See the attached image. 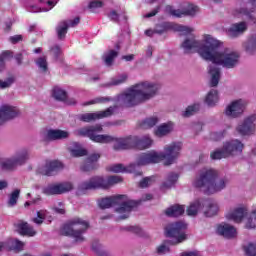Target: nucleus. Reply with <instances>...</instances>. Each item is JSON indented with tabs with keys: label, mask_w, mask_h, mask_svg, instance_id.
Returning <instances> with one entry per match:
<instances>
[{
	"label": "nucleus",
	"mask_w": 256,
	"mask_h": 256,
	"mask_svg": "<svg viewBox=\"0 0 256 256\" xmlns=\"http://www.w3.org/2000/svg\"><path fill=\"white\" fill-rule=\"evenodd\" d=\"M223 43L211 35H205L204 41L195 40V37L187 38L181 44L184 53H199L205 61H212L214 65H222L226 69H233L239 63V53L219 52Z\"/></svg>",
	"instance_id": "obj_1"
},
{
	"label": "nucleus",
	"mask_w": 256,
	"mask_h": 256,
	"mask_svg": "<svg viewBox=\"0 0 256 256\" xmlns=\"http://www.w3.org/2000/svg\"><path fill=\"white\" fill-rule=\"evenodd\" d=\"M103 132V126L101 124H95L86 126L78 130L80 137H88L90 141L94 143H114V151H125L127 149H149L153 145V140L149 136H143L139 138L137 136H128L126 138H116L107 134H97Z\"/></svg>",
	"instance_id": "obj_2"
},
{
	"label": "nucleus",
	"mask_w": 256,
	"mask_h": 256,
	"mask_svg": "<svg viewBox=\"0 0 256 256\" xmlns=\"http://www.w3.org/2000/svg\"><path fill=\"white\" fill-rule=\"evenodd\" d=\"M157 91H159L158 84L144 81L131 86L121 95V100L125 107H135L153 99L157 95Z\"/></svg>",
	"instance_id": "obj_3"
},
{
	"label": "nucleus",
	"mask_w": 256,
	"mask_h": 256,
	"mask_svg": "<svg viewBox=\"0 0 256 256\" xmlns=\"http://www.w3.org/2000/svg\"><path fill=\"white\" fill-rule=\"evenodd\" d=\"M181 142H173L164 148V153L148 152L138 156V165H150L151 163H161L164 161L165 166L173 165L179 153H181Z\"/></svg>",
	"instance_id": "obj_4"
},
{
	"label": "nucleus",
	"mask_w": 256,
	"mask_h": 256,
	"mask_svg": "<svg viewBox=\"0 0 256 256\" xmlns=\"http://www.w3.org/2000/svg\"><path fill=\"white\" fill-rule=\"evenodd\" d=\"M217 177H219V174L216 170L209 169L202 171L199 177L194 181V187L204 189L206 195H213V193L223 191V189L227 187L229 180H227V178L217 180Z\"/></svg>",
	"instance_id": "obj_5"
},
{
	"label": "nucleus",
	"mask_w": 256,
	"mask_h": 256,
	"mask_svg": "<svg viewBox=\"0 0 256 256\" xmlns=\"http://www.w3.org/2000/svg\"><path fill=\"white\" fill-rule=\"evenodd\" d=\"M187 223L183 221L172 222L164 228V235L169 239L174 240H164L163 243L157 247V253L159 255L169 251V245H179V243H184L187 241Z\"/></svg>",
	"instance_id": "obj_6"
},
{
	"label": "nucleus",
	"mask_w": 256,
	"mask_h": 256,
	"mask_svg": "<svg viewBox=\"0 0 256 256\" xmlns=\"http://www.w3.org/2000/svg\"><path fill=\"white\" fill-rule=\"evenodd\" d=\"M123 179L119 176H93L89 180L83 181L78 185L77 195H85L87 191H95L97 189H111L113 185L121 183Z\"/></svg>",
	"instance_id": "obj_7"
},
{
	"label": "nucleus",
	"mask_w": 256,
	"mask_h": 256,
	"mask_svg": "<svg viewBox=\"0 0 256 256\" xmlns=\"http://www.w3.org/2000/svg\"><path fill=\"white\" fill-rule=\"evenodd\" d=\"M89 227V221L76 217L64 224L60 229V233L64 235V237H73L77 243H83V241H85L83 234L87 233Z\"/></svg>",
	"instance_id": "obj_8"
},
{
	"label": "nucleus",
	"mask_w": 256,
	"mask_h": 256,
	"mask_svg": "<svg viewBox=\"0 0 256 256\" xmlns=\"http://www.w3.org/2000/svg\"><path fill=\"white\" fill-rule=\"evenodd\" d=\"M139 202L129 200L127 195H116L111 197L102 198L98 201L100 209H110V207H115V205H120L116 211L117 213H131L135 207H137Z\"/></svg>",
	"instance_id": "obj_9"
},
{
	"label": "nucleus",
	"mask_w": 256,
	"mask_h": 256,
	"mask_svg": "<svg viewBox=\"0 0 256 256\" xmlns=\"http://www.w3.org/2000/svg\"><path fill=\"white\" fill-rule=\"evenodd\" d=\"M29 160V150L27 149H21L18 152H16L15 156L11 159H7L6 161L1 163L2 169L4 171H13L16 167H19L20 165H25L27 161Z\"/></svg>",
	"instance_id": "obj_10"
},
{
	"label": "nucleus",
	"mask_w": 256,
	"mask_h": 256,
	"mask_svg": "<svg viewBox=\"0 0 256 256\" xmlns=\"http://www.w3.org/2000/svg\"><path fill=\"white\" fill-rule=\"evenodd\" d=\"M169 29H173V31H177L178 33H182V35H189L193 32V29L187 26H183L180 24H172L169 22H164L161 24L156 25L154 32L158 35H163V33H166V31H169Z\"/></svg>",
	"instance_id": "obj_11"
},
{
	"label": "nucleus",
	"mask_w": 256,
	"mask_h": 256,
	"mask_svg": "<svg viewBox=\"0 0 256 256\" xmlns=\"http://www.w3.org/2000/svg\"><path fill=\"white\" fill-rule=\"evenodd\" d=\"M69 191H73V183L71 182L50 184L43 189L44 195H63V193H69Z\"/></svg>",
	"instance_id": "obj_12"
},
{
	"label": "nucleus",
	"mask_w": 256,
	"mask_h": 256,
	"mask_svg": "<svg viewBox=\"0 0 256 256\" xmlns=\"http://www.w3.org/2000/svg\"><path fill=\"white\" fill-rule=\"evenodd\" d=\"M63 163L59 160L47 161L43 167L38 168L37 174L44 175L46 177H53L55 173L63 169Z\"/></svg>",
	"instance_id": "obj_13"
},
{
	"label": "nucleus",
	"mask_w": 256,
	"mask_h": 256,
	"mask_svg": "<svg viewBox=\"0 0 256 256\" xmlns=\"http://www.w3.org/2000/svg\"><path fill=\"white\" fill-rule=\"evenodd\" d=\"M223 148L226 153V156L229 158L235 157V155H241L243 153L245 145L241 141L236 139L225 142L223 144Z\"/></svg>",
	"instance_id": "obj_14"
},
{
	"label": "nucleus",
	"mask_w": 256,
	"mask_h": 256,
	"mask_svg": "<svg viewBox=\"0 0 256 256\" xmlns=\"http://www.w3.org/2000/svg\"><path fill=\"white\" fill-rule=\"evenodd\" d=\"M113 107H109L106 110L95 112V113H85L79 116V119L83 123H91L92 121H97L99 119H105L106 117H111L113 115Z\"/></svg>",
	"instance_id": "obj_15"
},
{
	"label": "nucleus",
	"mask_w": 256,
	"mask_h": 256,
	"mask_svg": "<svg viewBox=\"0 0 256 256\" xmlns=\"http://www.w3.org/2000/svg\"><path fill=\"white\" fill-rule=\"evenodd\" d=\"M166 9L168 13L172 15V17H177V18L195 17V15L197 14V11H199V7L193 4H188L187 7L184 8L183 10H179V9L175 10L171 6H167Z\"/></svg>",
	"instance_id": "obj_16"
},
{
	"label": "nucleus",
	"mask_w": 256,
	"mask_h": 256,
	"mask_svg": "<svg viewBox=\"0 0 256 256\" xmlns=\"http://www.w3.org/2000/svg\"><path fill=\"white\" fill-rule=\"evenodd\" d=\"M99 159H101V154L99 153H93L90 154L83 162V164L80 166L81 171L84 173H89L91 171H95L99 169Z\"/></svg>",
	"instance_id": "obj_17"
},
{
	"label": "nucleus",
	"mask_w": 256,
	"mask_h": 256,
	"mask_svg": "<svg viewBox=\"0 0 256 256\" xmlns=\"http://www.w3.org/2000/svg\"><path fill=\"white\" fill-rule=\"evenodd\" d=\"M19 115V109L10 105H2L0 107V125H3L6 121H11Z\"/></svg>",
	"instance_id": "obj_18"
},
{
	"label": "nucleus",
	"mask_w": 256,
	"mask_h": 256,
	"mask_svg": "<svg viewBox=\"0 0 256 256\" xmlns=\"http://www.w3.org/2000/svg\"><path fill=\"white\" fill-rule=\"evenodd\" d=\"M245 107H247V102L241 99L236 100L226 108L225 114L227 117H239L245 111Z\"/></svg>",
	"instance_id": "obj_19"
},
{
	"label": "nucleus",
	"mask_w": 256,
	"mask_h": 256,
	"mask_svg": "<svg viewBox=\"0 0 256 256\" xmlns=\"http://www.w3.org/2000/svg\"><path fill=\"white\" fill-rule=\"evenodd\" d=\"M256 114L249 116L244 122L237 127V131L240 135H253L255 133Z\"/></svg>",
	"instance_id": "obj_20"
},
{
	"label": "nucleus",
	"mask_w": 256,
	"mask_h": 256,
	"mask_svg": "<svg viewBox=\"0 0 256 256\" xmlns=\"http://www.w3.org/2000/svg\"><path fill=\"white\" fill-rule=\"evenodd\" d=\"M247 31V23L246 22H240L232 24L231 27H229L226 31L228 37L230 39H236V37H239V35H243Z\"/></svg>",
	"instance_id": "obj_21"
},
{
	"label": "nucleus",
	"mask_w": 256,
	"mask_h": 256,
	"mask_svg": "<svg viewBox=\"0 0 256 256\" xmlns=\"http://www.w3.org/2000/svg\"><path fill=\"white\" fill-rule=\"evenodd\" d=\"M217 233L226 239H233L237 235V229L229 224H220L217 227Z\"/></svg>",
	"instance_id": "obj_22"
},
{
	"label": "nucleus",
	"mask_w": 256,
	"mask_h": 256,
	"mask_svg": "<svg viewBox=\"0 0 256 256\" xmlns=\"http://www.w3.org/2000/svg\"><path fill=\"white\" fill-rule=\"evenodd\" d=\"M69 138V132L65 130H48L46 134L47 141H59L61 139Z\"/></svg>",
	"instance_id": "obj_23"
},
{
	"label": "nucleus",
	"mask_w": 256,
	"mask_h": 256,
	"mask_svg": "<svg viewBox=\"0 0 256 256\" xmlns=\"http://www.w3.org/2000/svg\"><path fill=\"white\" fill-rule=\"evenodd\" d=\"M245 217H247V210L243 207L236 208L227 214V219L234 221V223H241Z\"/></svg>",
	"instance_id": "obj_24"
},
{
	"label": "nucleus",
	"mask_w": 256,
	"mask_h": 256,
	"mask_svg": "<svg viewBox=\"0 0 256 256\" xmlns=\"http://www.w3.org/2000/svg\"><path fill=\"white\" fill-rule=\"evenodd\" d=\"M208 73L211 75L210 87H217L221 79V69L213 64L209 66Z\"/></svg>",
	"instance_id": "obj_25"
},
{
	"label": "nucleus",
	"mask_w": 256,
	"mask_h": 256,
	"mask_svg": "<svg viewBox=\"0 0 256 256\" xmlns=\"http://www.w3.org/2000/svg\"><path fill=\"white\" fill-rule=\"evenodd\" d=\"M16 227L20 235L26 237H35V235H37V231H35V229H33V226H30L27 222H20L17 224Z\"/></svg>",
	"instance_id": "obj_26"
},
{
	"label": "nucleus",
	"mask_w": 256,
	"mask_h": 256,
	"mask_svg": "<svg viewBox=\"0 0 256 256\" xmlns=\"http://www.w3.org/2000/svg\"><path fill=\"white\" fill-rule=\"evenodd\" d=\"M183 213H185V206L179 204L170 206L165 210V215H167V217H181Z\"/></svg>",
	"instance_id": "obj_27"
},
{
	"label": "nucleus",
	"mask_w": 256,
	"mask_h": 256,
	"mask_svg": "<svg viewBox=\"0 0 256 256\" xmlns=\"http://www.w3.org/2000/svg\"><path fill=\"white\" fill-rule=\"evenodd\" d=\"M219 101V92L215 89H212L208 92L205 103L208 107H215Z\"/></svg>",
	"instance_id": "obj_28"
},
{
	"label": "nucleus",
	"mask_w": 256,
	"mask_h": 256,
	"mask_svg": "<svg viewBox=\"0 0 256 256\" xmlns=\"http://www.w3.org/2000/svg\"><path fill=\"white\" fill-rule=\"evenodd\" d=\"M7 250L8 251H23V248L25 247V243L21 242L18 239H9L6 241Z\"/></svg>",
	"instance_id": "obj_29"
},
{
	"label": "nucleus",
	"mask_w": 256,
	"mask_h": 256,
	"mask_svg": "<svg viewBox=\"0 0 256 256\" xmlns=\"http://www.w3.org/2000/svg\"><path fill=\"white\" fill-rule=\"evenodd\" d=\"M179 180V174L175 172H170L167 176V179L162 183V189H171L175 183Z\"/></svg>",
	"instance_id": "obj_30"
},
{
	"label": "nucleus",
	"mask_w": 256,
	"mask_h": 256,
	"mask_svg": "<svg viewBox=\"0 0 256 256\" xmlns=\"http://www.w3.org/2000/svg\"><path fill=\"white\" fill-rule=\"evenodd\" d=\"M135 169V164H131L128 168L124 167L123 164H115L110 166L109 171L112 173H127L129 171H133Z\"/></svg>",
	"instance_id": "obj_31"
},
{
	"label": "nucleus",
	"mask_w": 256,
	"mask_h": 256,
	"mask_svg": "<svg viewBox=\"0 0 256 256\" xmlns=\"http://www.w3.org/2000/svg\"><path fill=\"white\" fill-rule=\"evenodd\" d=\"M52 97L56 101H67V92L56 86L52 89Z\"/></svg>",
	"instance_id": "obj_32"
},
{
	"label": "nucleus",
	"mask_w": 256,
	"mask_h": 256,
	"mask_svg": "<svg viewBox=\"0 0 256 256\" xmlns=\"http://www.w3.org/2000/svg\"><path fill=\"white\" fill-rule=\"evenodd\" d=\"M118 55H119V52H117L115 50H110L108 53H106L103 56L105 65H107V67H111V65H113V61H115V59H116V57H118Z\"/></svg>",
	"instance_id": "obj_33"
},
{
	"label": "nucleus",
	"mask_w": 256,
	"mask_h": 256,
	"mask_svg": "<svg viewBox=\"0 0 256 256\" xmlns=\"http://www.w3.org/2000/svg\"><path fill=\"white\" fill-rule=\"evenodd\" d=\"M58 39H65L67 35V31H69V24L67 21H63L60 25L56 28Z\"/></svg>",
	"instance_id": "obj_34"
},
{
	"label": "nucleus",
	"mask_w": 256,
	"mask_h": 256,
	"mask_svg": "<svg viewBox=\"0 0 256 256\" xmlns=\"http://www.w3.org/2000/svg\"><path fill=\"white\" fill-rule=\"evenodd\" d=\"M9 59H13V52L11 50H5L0 55V72L5 69V61H9Z\"/></svg>",
	"instance_id": "obj_35"
},
{
	"label": "nucleus",
	"mask_w": 256,
	"mask_h": 256,
	"mask_svg": "<svg viewBox=\"0 0 256 256\" xmlns=\"http://www.w3.org/2000/svg\"><path fill=\"white\" fill-rule=\"evenodd\" d=\"M171 129V124H162L155 131V135L157 137H165V135H169Z\"/></svg>",
	"instance_id": "obj_36"
},
{
	"label": "nucleus",
	"mask_w": 256,
	"mask_h": 256,
	"mask_svg": "<svg viewBox=\"0 0 256 256\" xmlns=\"http://www.w3.org/2000/svg\"><path fill=\"white\" fill-rule=\"evenodd\" d=\"M219 213V205L217 203H210L204 212L205 217H215Z\"/></svg>",
	"instance_id": "obj_37"
},
{
	"label": "nucleus",
	"mask_w": 256,
	"mask_h": 256,
	"mask_svg": "<svg viewBox=\"0 0 256 256\" xmlns=\"http://www.w3.org/2000/svg\"><path fill=\"white\" fill-rule=\"evenodd\" d=\"M210 158L213 161H217L219 159H227L228 156H227V153L225 152V148H223V146H222V149H218L216 151L211 152Z\"/></svg>",
	"instance_id": "obj_38"
},
{
	"label": "nucleus",
	"mask_w": 256,
	"mask_h": 256,
	"mask_svg": "<svg viewBox=\"0 0 256 256\" xmlns=\"http://www.w3.org/2000/svg\"><path fill=\"white\" fill-rule=\"evenodd\" d=\"M157 123H159V118L150 117V118H146L142 122L141 127H142V129H151V127H155V125H157Z\"/></svg>",
	"instance_id": "obj_39"
},
{
	"label": "nucleus",
	"mask_w": 256,
	"mask_h": 256,
	"mask_svg": "<svg viewBox=\"0 0 256 256\" xmlns=\"http://www.w3.org/2000/svg\"><path fill=\"white\" fill-rule=\"evenodd\" d=\"M19 195H21V190L15 189L9 196L8 207H15L17 201H19Z\"/></svg>",
	"instance_id": "obj_40"
},
{
	"label": "nucleus",
	"mask_w": 256,
	"mask_h": 256,
	"mask_svg": "<svg viewBox=\"0 0 256 256\" xmlns=\"http://www.w3.org/2000/svg\"><path fill=\"white\" fill-rule=\"evenodd\" d=\"M200 207H201V202H199V200H196L194 203L190 204V206L187 208L186 210L187 215L189 216L197 215Z\"/></svg>",
	"instance_id": "obj_41"
},
{
	"label": "nucleus",
	"mask_w": 256,
	"mask_h": 256,
	"mask_svg": "<svg viewBox=\"0 0 256 256\" xmlns=\"http://www.w3.org/2000/svg\"><path fill=\"white\" fill-rule=\"evenodd\" d=\"M199 109H200L199 104H193L191 106H188L183 113V117H191V115H195V113H197Z\"/></svg>",
	"instance_id": "obj_42"
},
{
	"label": "nucleus",
	"mask_w": 256,
	"mask_h": 256,
	"mask_svg": "<svg viewBox=\"0 0 256 256\" xmlns=\"http://www.w3.org/2000/svg\"><path fill=\"white\" fill-rule=\"evenodd\" d=\"M153 183H155V176L145 177L140 181L139 187H141V189H145L149 187V185H153Z\"/></svg>",
	"instance_id": "obj_43"
},
{
	"label": "nucleus",
	"mask_w": 256,
	"mask_h": 256,
	"mask_svg": "<svg viewBox=\"0 0 256 256\" xmlns=\"http://www.w3.org/2000/svg\"><path fill=\"white\" fill-rule=\"evenodd\" d=\"M36 65L43 71V73H47L48 65H47V58L46 57H40L36 60Z\"/></svg>",
	"instance_id": "obj_44"
},
{
	"label": "nucleus",
	"mask_w": 256,
	"mask_h": 256,
	"mask_svg": "<svg viewBox=\"0 0 256 256\" xmlns=\"http://www.w3.org/2000/svg\"><path fill=\"white\" fill-rule=\"evenodd\" d=\"M256 50V35L252 36L248 44L246 45V52L250 55H253V52Z\"/></svg>",
	"instance_id": "obj_45"
},
{
	"label": "nucleus",
	"mask_w": 256,
	"mask_h": 256,
	"mask_svg": "<svg viewBox=\"0 0 256 256\" xmlns=\"http://www.w3.org/2000/svg\"><path fill=\"white\" fill-rule=\"evenodd\" d=\"M244 251L247 256H256V243H249L244 246Z\"/></svg>",
	"instance_id": "obj_46"
},
{
	"label": "nucleus",
	"mask_w": 256,
	"mask_h": 256,
	"mask_svg": "<svg viewBox=\"0 0 256 256\" xmlns=\"http://www.w3.org/2000/svg\"><path fill=\"white\" fill-rule=\"evenodd\" d=\"M237 11L240 15H245L250 21H253V23H256L255 17H253V15H251V13H253V11L248 10L247 8H240Z\"/></svg>",
	"instance_id": "obj_47"
},
{
	"label": "nucleus",
	"mask_w": 256,
	"mask_h": 256,
	"mask_svg": "<svg viewBox=\"0 0 256 256\" xmlns=\"http://www.w3.org/2000/svg\"><path fill=\"white\" fill-rule=\"evenodd\" d=\"M12 83H15V77L11 76L6 81L0 80V89H7Z\"/></svg>",
	"instance_id": "obj_48"
},
{
	"label": "nucleus",
	"mask_w": 256,
	"mask_h": 256,
	"mask_svg": "<svg viewBox=\"0 0 256 256\" xmlns=\"http://www.w3.org/2000/svg\"><path fill=\"white\" fill-rule=\"evenodd\" d=\"M87 155L86 149H72L71 156L72 157H85Z\"/></svg>",
	"instance_id": "obj_49"
},
{
	"label": "nucleus",
	"mask_w": 256,
	"mask_h": 256,
	"mask_svg": "<svg viewBox=\"0 0 256 256\" xmlns=\"http://www.w3.org/2000/svg\"><path fill=\"white\" fill-rule=\"evenodd\" d=\"M124 229L125 231H130V233H135V235H143V229L139 226H128Z\"/></svg>",
	"instance_id": "obj_50"
},
{
	"label": "nucleus",
	"mask_w": 256,
	"mask_h": 256,
	"mask_svg": "<svg viewBox=\"0 0 256 256\" xmlns=\"http://www.w3.org/2000/svg\"><path fill=\"white\" fill-rule=\"evenodd\" d=\"M101 7H103V1L101 0L91 1L88 5V8L91 9L92 11L94 9H101Z\"/></svg>",
	"instance_id": "obj_51"
},
{
	"label": "nucleus",
	"mask_w": 256,
	"mask_h": 256,
	"mask_svg": "<svg viewBox=\"0 0 256 256\" xmlns=\"http://www.w3.org/2000/svg\"><path fill=\"white\" fill-rule=\"evenodd\" d=\"M127 77V74H122L119 78L113 79L110 85H122V83H125V81H127Z\"/></svg>",
	"instance_id": "obj_52"
},
{
	"label": "nucleus",
	"mask_w": 256,
	"mask_h": 256,
	"mask_svg": "<svg viewBox=\"0 0 256 256\" xmlns=\"http://www.w3.org/2000/svg\"><path fill=\"white\" fill-rule=\"evenodd\" d=\"M109 101H111V98H109V97H101V98H97L96 101L85 102L84 106L93 105V103H107Z\"/></svg>",
	"instance_id": "obj_53"
},
{
	"label": "nucleus",
	"mask_w": 256,
	"mask_h": 256,
	"mask_svg": "<svg viewBox=\"0 0 256 256\" xmlns=\"http://www.w3.org/2000/svg\"><path fill=\"white\" fill-rule=\"evenodd\" d=\"M227 133V131L223 130L221 132H214L212 134V139H214V141H221V139H223V137H225V134Z\"/></svg>",
	"instance_id": "obj_54"
},
{
	"label": "nucleus",
	"mask_w": 256,
	"mask_h": 256,
	"mask_svg": "<svg viewBox=\"0 0 256 256\" xmlns=\"http://www.w3.org/2000/svg\"><path fill=\"white\" fill-rule=\"evenodd\" d=\"M109 19H111L114 23H119V14L117 13V11L112 10L109 15H108Z\"/></svg>",
	"instance_id": "obj_55"
},
{
	"label": "nucleus",
	"mask_w": 256,
	"mask_h": 256,
	"mask_svg": "<svg viewBox=\"0 0 256 256\" xmlns=\"http://www.w3.org/2000/svg\"><path fill=\"white\" fill-rule=\"evenodd\" d=\"M45 217L41 212H37V218H33V222L36 223V225H41L43 223V220Z\"/></svg>",
	"instance_id": "obj_56"
},
{
	"label": "nucleus",
	"mask_w": 256,
	"mask_h": 256,
	"mask_svg": "<svg viewBox=\"0 0 256 256\" xmlns=\"http://www.w3.org/2000/svg\"><path fill=\"white\" fill-rule=\"evenodd\" d=\"M9 41L12 42L13 45H17L19 41H23L22 35H14L9 38Z\"/></svg>",
	"instance_id": "obj_57"
},
{
	"label": "nucleus",
	"mask_w": 256,
	"mask_h": 256,
	"mask_svg": "<svg viewBox=\"0 0 256 256\" xmlns=\"http://www.w3.org/2000/svg\"><path fill=\"white\" fill-rule=\"evenodd\" d=\"M160 10H161V6H157L154 10H152L149 13H147L144 17L146 19H149L151 17H155V15H157V13H159Z\"/></svg>",
	"instance_id": "obj_58"
},
{
	"label": "nucleus",
	"mask_w": 256,
	"mask_h": 256,
	"mask_svg": "<svg viewBox=\"0 0 256 256\" xmlns=\"http://www.w3.org/2000/svg\"><path fill=\"white\" fill-rule=\"evenodd\" d=\"M52 53L55 59H59V56L61 55V48L59 46H55L54 48H52Z\"/></svg>",
	"instance_id": "obj_59"
},
{
	"label": "nucleus",
	"mask_w": 256,
	"mask_h": 256,
	"mask_svg": "<svg viewBox=\"0 0 256 256\" xmlns=\"http://www.w3.org/2000/svg\"><path fill=\"white\" fill-rule=\"evenodd\" d=\"M151 199H153V195H151V194H146L143 199L136 200V202H139V204H140V203H143V201H151ZM139 204H138L136 207H139ZM136 207H134V209H135Z\"/></svg>",
	"instance_id": "obj_60"
},
{
	"label": "nucleus",
	"mask_w": 256,
	"mask_h": 256,
	"mask_svg": "<svg viewBox=\"0 0 256 256\" xmlns=\"http://www.w3.org/2000/svg\"><path fill=\"white\" fill-rule=\"evenodd\" d=\"M81 23V18L80 17H76L73 20L70 21V24L68 25V27H77V25Z\"/></svg>",
	"instance_id": "obj_61"
},
{
	"label": "nucleus",
	"mask_w": 256,
	"mask_h": 256,
	"mask_svg": "<svg viewBox=\"0 0 256 256\" xmlns=\"http://www.w3.org/2000/svg\"><path fill=\"white\" fill-rule=\"evenodd\" d=\"M181 256H201V253L199 251H190V252H183Z\"/></svg>",
	"instance_id": "obj_62"
},
{
	"label": "nucleus",
	"mask_w": 256,
	"mask_h": 256,
	"mask_svg": "<svg viewBox=\"0 0 256 256\" xmlns=\"http://www.w3.org/2000/svg\"><path fill=\"white\" fill-rule=\"evenodd\" d=\"M256 225L253 223V219H248L246 223V229H255Z\"/></svg>",
	"instance_id": "obj_63"
},
{
	"label": "nucleus",
	"mask_w": 256,
	"mask_h": 256,
	"mask_svg": "<svg viewBox=\"0 0 256 256\" xmlns=\"http://www.w3.org/2000/svg\"><path fill=\"white\" fill-rule=\"evenodd\" d=\"M15 60H16L18 65H21V63H23V54H21V53L16 54Z\"/></svg>",
	"instance_id": "obj_64"
}]
</instances>
